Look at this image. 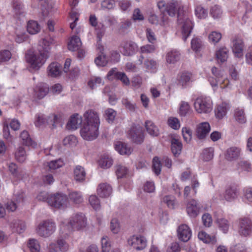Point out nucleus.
<instances>
[{
	"instance_id": "obj_60",
	"label": "nucleus",
	"mask_w": 252,
	"mask_h": 252,
	"mask_svg": "<svg viewBox=\"0 0 252 252\" xmlns=\"http://www.w3.org/2000/svg\"><path fill=\"white\" fill-rule=\"evenodd\" d=\"M89 201L90 205L92 207L95 209L97 210L100 208V204L99 199L96 195H92L89 197Z\"/></svg>"
},
{
	"instance_id": "obj_48",
	"label": "nucleus",
	"mask_w": 252,
	"mask_h": 252,
	"mask_svg": "<svg viewBox=\"0 0 252 252\" xmlns=\"http://www.w3.org/2000/svg\"><path fill=\"white\" fill-rule=\"evenodd\" d=\"M28 247L31 252H39L40 250V246L38 242L34 239L29 240Z\"/></svg>"
},
{
	"instance_id": "obj_44",
	"label": "nucleus",
	"mask_w": 252,
	"mask_h": 252,
	"mask_svg": "<svg viewBox=\"0 0 252 252\" xmlns=\"http://www.w3.org/2000/svg\"><path fill=\"white\" fill-rule=\"evenodd\" d=\"M15 157L19 162H24L27 158V154L25 149L22 147H19L15 152Z\"/></svg>"
},
{
	"instance_id": "obj_55",
	"label": "nucleus",
	"mask_w": 252,
	"mask_h": 252,
	"mask_svg": "<svg viewBox=\"0 0 252 252\" xmlns=\"http://www.w3.org/2000/svg\"><path fill=\"white\" fill-rule=\"evenodd\" d=\"M214 156V150L212 148H207L203 151L202 158L204 161L211 160Z\"/></svg>"
},
{
	"instance_id": "obj_2",
	"label": "nucleus",
	"mask_w": 252,
	"mask_h": 252,
	"mask_svg": "<svg viewBox=\"0 0 252 252\" xmlns=\"http://www.w3.org/2000/svg\"><path fill=\"white\" fill-rule=\"evenodd\" d=\"M87 224L85 216L82 214L73 215L67 222H63L60 226V232L63 237L68 236L73 230H81L84 228Z\"/></svg>"
},
{
	"instance_id": "obj_27",
	"label": "nucleus",
	"mask_w": 252,
	"mask_h": 252,
	"mask_svg": "<svg viewBox=\"0 0 252 252\" xmlns=\"http://www.w3.org/2000/svg\"><path fill=\"white\" fill-rule=\"evenodd\" d=\"M82 123V118L78 114L72 115L67 123L66 127L68 129H76Z\"/></svg>"
},
{
	"instance_id": "obj_63",
	"label": "nucleus",
	"mask_w": 252,
	"mask_h": 252,
	"mask_svg": "<svg viewBox=\"0 0 252 252\" xmlns=\"http://www.w3.org/2000/svg\"><path fill=\"white\" fill-rule=\"evenodd\" d=\"M11 53L7 50L0 51V62H5L9 61L11 58Z\"/></svg>"
},
{
	"instance_id": "obj_52",
	"label": "nucleus",
	"mask_w": 252,
	"mask_h": 252,
	"mask_svg": "<svg viewBox=\"0 0 252 252\" xmlns=\"http://www.w3.org/2000/svg\"><path fill=\"white\" fill-rule=\"evenodd\" d=\"M156 50V47L153 44H146L140 47V52L141 54H149L154 53Z\"/></svg>"
},
{
	"instance_id": "obj_23",
	"label": "nucleus",
	"mask_w": 252,
	"mask_h": 252,
	"mask_svg": "<svg viewBox=\"0 0 252 252\" xmlns=\"http://www.w3.org/2000/svg\"><path fill=\"white\" fill-rule=\"evenodd\" d=\"M165 12L166 11L161 12L160 17L158 18L155 14H151L149 17V21L152 24L161 26H164L167 23L168 18L165 16Z\"/></svg>"
},
{
	"instance_id": "obj_20",
	"label": "nucleus",
	"mask_w": 252,
	"mask_h": 252,
	"mask_svg": "<svg viewBox=\"0 0 252 252\" xmlns=\"http://www.w3.org/2000/svg\"><path fill=\"white\" fill-rule=\"evenodd\" d=\"M211 129L210 126L207 122L199 124L196 128V135L199 139H203L208 135Z\"/></svg>"
},
{
	"instance_id": "obj_4",
	"label": "nucleus",
	"mask_w": 252,
	"mask_h": 252,
	"mask_svg": "<svg viewBox=\"0 0 252 252\" xmlns=\"http://www.w3.org/2000/svg\"><path fill=\"white\" fill-rule=\"evenodd\" d=\"M193 105L195 110L199 114L209 113L213 109L212 100L209 97L205 96H199L196 98Z\"/></svg>"
},
{
	"instance_id": "obj_15",
	"label": "nucleus",
	"mask_w": 252,
	"mask_h": 252,
	"mask_svg": "<svg viewBox=\"0 0 252 252\" xmlns=\"http://www.w3.org/2000/svg\"><path fill=\"white\" fill-rule=\"evenodd\" d=\"M200 207L197 201L195 199L189 200L187 204L186 210L191 218L196 217L200 213Z\"/></svg>"
},
{
	"instance_id": "obj_46",
	"label": "nucleus",
	"mask_w": 252,
	"mask_h": 252,
	"mask_svg": "<svg viewBox=\"0 0 252 252\" xmlns=\"http://www.w3.org/2000/svg\"><path fill=\"white\" fill-rule=\"evenodd\" d=\"M117 112L116 111L112 108H108L105 111L104 116L109 123H111L114 121Z\"/></svg>"
},
{
	"instance_id": "obj_50",
	"label": "nucleus",
	"mask_w": 252,
	"mask_h": 252,
	"mask_svg": "<svg viewBox=\"0 0 252 252\" xmlns=\"http://www.w3.org/2000/svg\"><path fill=\"white\" fill-rule=\"evenodd\" d=\"M60 237L58 238L57 242V244L60 251L63 252H65L68 250L69 246L68 244L65 241V240L63 239V238H65V237H63L61 236V233L60 231ZM67 237L68 236H66V237Z\"/></svg>"
},
{
	"instance_id": "obj_21",
	"label": "nucleus",
	"mask_w": 252,
	"mask_h": 252,
	"mask_svg": "<svg viewBox=\"0 0 252 252\" xmlns=\"http://www.w3.org/2000/svg\"><path fill=\"white\" fill-rule=\"evenodd\" d=\"M49 88L46 84L43 83L38 84L33 88V96L38 99L43 98L48 93Z\"/></svg>"
},
{
	"instance_id": "obj_26",
	"label": "nucleus",
	"mask_w": 252,
	"mask_h": 252,
	"mask_svg": "<svg viewBox=\"0 0 252 252\" xmlns=\"http://www.w3.org/2000/svg\"><path fill=\"white\" fill-rule=\"evenodd\" d=\"M114 147L118 152L122 155H129L132 152V149L127 145L121 141H117L114 143Z\"/></svg>"
},
{
	"instance_id": "obj_18",
	"label": "nucleus",
	"mask_w": 252,
	"mask_h": 252,
	"mask_svg": "<svg viewBox=\"0 0 252 252\" xmlns=\"http://www.w3.org/2000/svg\"><path fill=\"white\" fill-rule=\"evenodd\" d=\"M55 43V40L52 37H47L43 38L39 42L38 50H41L43 53H46L47 56H49L51 46Z\"/></svg>"
},
{
	"instance_id": "obj_22",
	"label": "nucleus",
	"mask_w": 252,
	"mask_h": 252,
	"mask_svg": "<svg viewBox=\"0 0 252 252\" xmlns=\"http://www.w3.org/2000/svg\"><path fill=\"white\" fill-rule=\"evenodd\" d=\"M241 153V150L239 148L231 147L226 150L224 157L225 159L228 161H234L240 157Z\"/></svg>"
},
{
	"instance_id": "obj_29",
	"label": "nucleus",
	"mask_w": 252,
	"mask_h": 252,
	"mask_svg": "<svg viewBox=\"0 0 252 252\" xmlns=\"http://www.w3.org/2000/svg\"><path fill=\"white\" fill-rule=\"evenodd\" d=\"M10 228L13 232L20 234L25 230L26 226L24 221L14 220L10 223Z\"/></svg>"
},
{
	"instance_id": "obj_40",
	"label": "nucleus",
	"mask_w": 252,
	"mask_h": 252,
	"mask_svg": "<svg viewBox=\"0 0 252 252\" xmlns=\"http://www.w3.org/2000/svg\"><path fill=\"white\" fill-rule=\"evenodd\" d=\"M64 165L63 160L61 158L51 160L47 162L46 165L50 171H53L63 167Z\"/></svg>"
},
{
	"instance_id": "obj_57",
	"label": "nucleus",
	"mask_w": 252,
	"mask_h": 252,
	"mask_svg": "<svg viewBox=\"0 0 252 252\" xmlns=\"http://www.w3.org/2000/svg\"><path fill=\"white\" fill-rule=\"evenodd\" d=\"M209 40L210 42L216 44L219 42L221 38V34L218 32H212L208 36Z\"/></svg>"
},
{
	"instance_id": "obj_45",
	"label": "nucleus",
	"mask_w": 252,
	"mask_h": 252,
	"mask_svg": "<svg viewBox=\"0 0 252 252\" xmlns=\"http://www.w3.org/2000/svg\"><path fill=\"white\" fill-rule=\"evenodd\" d=\"M103 84V82L101 78L99 77H93L88 82V86L92 89H94Z\"/></svg>"
},
{
	"instance_id": "obj_7",
	"label": "nucleus",
	"mask_w": 252,
	"mask_h": 252,
	"mask_svg": "<svg viewBox=\"0 0 252 252\" xmlns=\"http://www.w3.org/2000/svg\"><path fill=\"white\" fill-rule=\"evenodd\" d=\"M211 70L215 78L211 77L209 78V81L214 90H215L218 85H220L221 89H224L228 85L229 81L227 79L223 78L222 73L217 68L213 67Z\"/></svg>"
},
{
	"instance_id": "obj_62",
	"label": "nucleus",
	"mask_w": 252,
	"mask_h": 252,
	"mask_svg": "<svg viewBox=\"0 0 252 252\" xmlns=\"http://www.w3.org/2000/svg\"><path fill=\"white\" fill-rule=\"evenodd\" d=\"M235 117L236 121L240 123H245L246 121L244 111L242 110H236Z\"/></svg>"
},
{
	"instance_id": "obj_16",
	"label": "nucleus",
	"mask_w": 252,
	"mask_h": 252,
	"mask_svg": "<svg viewBox=\"0 0 252 252\" xmlns=\"http://www.w3.org/2000/svg\"><path fill=\"white\" fill-rule=\"evenodd\" d=\"M232 49L235 56L240 58L243 55V48L244 46V42L242 39L235 37L232 41Z\"/></svg>"
},
{
	"instance_id": "obj_51",
	"label": "nucleus",
	"mask_w": 252,
	"mask_h": 252,
	"mask_svg": "<svg viewBox=\"0 0 252 252\" xmlns=\"http://www.w3.org/2000/svg\"><path fill=\"white\" fill-rule=\"evenodd\" d=\"M210 13L214 19H219L222 16V11L219 6L215 5L211 8Z\"/></svg>"
},
{
	"instance_id": "obj_13",
	"label": "nucleus",
	"mask_w": 252,
	"mask_h": 252,
	"mask_svg": "<svg viewBox=\"0 0 252 252\" xmlns=\"http://www.w3.org/2000/svg\"><path fill=\"white\" fill-rule=\"evenodd\" d=\"M127 242L137 250H142L147 246L146 238L141 235H133L128 238Z\"/></svg>"
},
{
	"instance_id": "obj_17",
	"label": "nucleus",
	"mask_w": 252,
	"mask_h": 252,
	"mask_svg": "<svg viewBox=\"0 0 252 252\" xmlns=\"http://www.w3.org/2000/svg\"><path fill=\"white\" fill-rule=\"evenodd\" d=\"M177 233L179 239L183 242L188 241L191 236V231L186 224L180 225L177 230Z\"/></svg>"
},
{
	"instance_id": "obj_5",
	"label": "nucleus",
	"mask_w": 252,
	"mask_h": 252,
	"mask_svg": "<svg viewBox=\"0 0 252 252\" xmlns=\"http://www.w3.org/2000/svg\"><path fill=\"white\" fill-rule=\"evenodd\" d=\"M99 126L83 124L80 129V135L82 138L87 141H92L98 136Z\"/></svg>"
},
{
	"instance_id": "obj_56",
	"label": "nucleus",
	"mask_w": 252,
	"mask_h": 252,
	"mask_svg": "<svg viewBox=\"0 0 252 252\" xmlns=\"http://www.w3.org/2000/svg\"><path fill=\"white\" fill-rule=\"evenodd\" d=\"M190 110L189 104L185 101H182L180 106L179 114L181 116H186Z\"/></svg>"
},
{
	"instance_id": "obj_24",
	"label": "nucleus",
	"mask_w": 252,
	"mask_h": 252,
	"mask_svg": "<svg viewBox=\"0 0 252 252\" xmlns=\"http://www.w3.org/2000/svg\"><path fill=\"white\" fill-rule=\"evenodd\" d=\"M112 192L111 186L107 183L99 184L97 189V194L101 197H109Z\"/></svg>"
},
{
	"instance_id": "obj_19",
	"label": "nucleus",
	"mask_w": 252,
	"mask_h": 252,
	"mask_svg": "<svg viewBox=\"0 0 252 252\" xmlns=\"http://www.w3.org/2000/svg\"><path fill=\"white\" fill-rule=\"evenodd\" d=\"M239 195V189L234 186L227 187L223 193L224 199L231 202L236 199Z\"/></svg>"
},
{
	"instance_id": "obj_8",
	"label": "nucleus",
	"mask_w": 252,
	"mask_h": 252,
	"mask_svg": "<svg viewBox=\"0 0 252 252\" xmlns=\"http://www.w3.org/2000/svg\"><path fill=\"white\" fill-rule=\"evenodd\" d=\"M56 229L54 222L45 220L41 222L36 228L37 233L41 237H48L53 234Z\"/></svg>"
},
{
	"instance_id": "obj_33",
	"label": "nucleus",
	"mask_w": 252,
	"mask_h": 252,
	"mask_svg": "<svg viewBox=\"0 0 252 252\" xmlns=\"http://www.w3.org/2000/svg\"><path fill=\"white\" fill-rule=\"evenodd\" d=\"M182 144L177 139L173 138L171 140V150L174 156H178L181 153Z\"/></svg>"
},
{
	"instance_id": "obj_41",
	"label": "nucleus",
	"mask_w": 252,
	"mask_h": 252,
	"mask_svg": "<svg viewBox=\"0 0 252 252\" xmlns=\"http://www.w3.org/2000/svg\"><path fill=\"white\" fill-rule=\"evenodd\" d=\"M216 223L219 228L223 233H226L228 232L230 224L227 220L223 218H218L216 220Z\"/></svg>"
},
{
	"instance_id": "obj_59",
	"label": "nucleus",
	"mask_w": 252,
	"mask_h": 252,
	"mask_svg": "<svg viewBox=\"0 0 252 252\" xmlns=\"http://www.w3.org/2000/svg\"><path fill=\"white\" fill-rule=\"evenodd\" d=\"M101 247L102 252H109L111 249V245L109 238L104 236L101 238Z\"/></svg>"
},
{
	"instance_id": "obj_12",
	"label": "nucleus",
	"mask_w": 252,
	"mask_h": 252,
	"mask_svg": "<svg viewBox=\"0 0 252 252\" xmlns=\"http://www.w3.org/2000/svg\"><path fill=\"white\" fill-rule=\"evenodd\" d=\"M84 124L100 126V119L98 112L93 109L87 110L83 115Z\"/></svg>"
},
{
	"instance_id": "obj_39",
	"label": "nucleus",
	"mask_w": 252,
	"mask_h": 252,
	"mask_svg": "<svg viewBox=\"0 0 252 252\" xmlns=\"http://www.w3.org/2000/svg\"><path fill=\"white\" fill-rule=\"evenodd\" d=\"M228 50L224 47L220 48L216 51V56L218 61L225 62L228 58Z\"/></svg>"
},
{
	"instance_id": "obj_36",
	"label": "nucleus",
	"mask_w": 252,
	"mask_h": 252,
	"mask_svg": "<svg viewBox=\"0 0 252 252\" xmlns=\"http://www.w3.org/2000/svg\"><path fill=\"white\" fill-rule=\"evenodd\" d=\"M12 7L14 16L15 17L20 18V16H24L23 6L19 1H14L12 3Z\"/></svg>"
},
{
	"instance_id": "obj_38",
	"label": "nucleus",
	"mask_w": 252,
	"mask_h": 252,
	"mask_svg": "<svg viewBox=\"0 0 252 252\" xmlns=\"http://www.w3.org/2000/svg\"><path fill=\"white\" fill-rule=\"evenodd\" d=\"M191 73L188 72H182L178 76V84L184 87L191 80Z\"/></svg>"
},
{
	"instance_id": "obj_49",
	"label": "nucleus",
	"mask_w": 252,
	"mask_h": 252,
	"mask_svg": "<svg viewBox=\"0 0 252 252\" xmlns=\"http://www.w3.org/2000/svg\"><path fill=\"white\" fill-rule=\"evenodd\" d=\"M144 66L150 72H155L157 68L156 61L152 59H147L144 62Z\"/></svg>"
},
{
	"instance_id": "obj_53",
	"label": "nucleus",
	"mask_w": 252,
	"mask_h": 252,
	"mask_svg": "<svg viewBox=\"0 0 252 252\" xmlns=\"http://www.w3.org/2000/svg\"><path fill=\"white\" fill-rule=\"evenodd\" d=\"M162 201L166 204L169 208L171 209H174L177 204L176 200L172 196L167 195L164 196L162 198Z\"/></svg>"
},
{
	"instance_id": "obj_14",
	"label": "nucleus",
	"mask_w": 252,
	"mask_h": 252,
	"mask_svg": "<svg viewBox=\"0 0 252 252\" xmlns=\"http://www.w3.org/2000/svg\"><path fill=\"white\" fill-rule=\"evenodd\" d=\"M128 137L134 142L140 144L144 140V136L142 127L138 126H133L129 130Z\"/></svg>"
},
{
	"instance_id": "obj_10",
	"label": "nucleus",
	"mask_w": 252,
	"mask_h": 252,
	"mask_svg": "<svg viewBox=\"0 0 252 252\" xmlns=\"http://www.w3.org/2000/svg\"><path fill=\"white\" fill-rule=\"evenodd\" d=\"M57 120V116L55 115L52 114L48 116L39 114L36 116L35 125L36 126L39 127L51 124L53 127H55Z\"/></svg>"
},
{
	"instance_id": "obj_61",
	"label": "nucleus",
	"mask_w": 252,
	"mask_h": 252,
	"mask_svg": "<svg viewBox=\"0 0 252 252\" xmlns=\"http://www.w3.org/2000/svg\"><path fill=\"white\" fill-rule=\"evenodd\" d=\"M112 164V159L109 158H102L99 161V165L103 168H109Z\"/></svg>"
},
{
	"instance_id": "obj_64",
	"label": "nucleus",
	"mask_w": 252,
	"mask_h": 252,
	"mask_svg": "<svg viewBox=\"0 0 252 252\" xmlns=\"http://www.w3.org/2000/svg\"><path fill=\"white\" fill-rule=\"evenodd\" d=\"M153 169L154 172L157 175L159 174L161 171V164L158 158V157H155L153 158Z\"/></svg>"
},
{
	"instance_id": "obj_31",
	"label": "nucleus",
	"mask_w": 252,
	"mask_h": 252,
	"mask_svg": "<svg viewBox=\"0 0 252 252\" xmlns=\"http://www.w3.org/2000/svg\"><path fill=\"white\" fill-rule=\"evenodd\" d=\"M145 126L148 133L152 136H157L159 134V130L158 127L151 121H146Z\"/></svg>"
},
{
	"instance_id": "obj_1",
	"label": "nucleus",
	"mask_w": 252,
	"mask_h": 252,
	"mask_svg": "<svg viewBox=\"0 0 252 252\" xmlns=\"http://www.w3.org/2000/svg\"><path fill=\"white\" fill-rule=\"evenodd\" d=\"M171 0L172 2L170 3H166L164 0H160L157 3V6L160 12L166 11L171 17L176 15L178 9V23L182 27L183 39L186 41L193 27L191 16L188 11L183 10L181 6L182 0Z\"/></svg>"
},
{
	"instance_id": "obj_28",
	"label": "nucleus",
	"mask_w": 252,
	"mask_h": 252,
	"mask_svg": "<svg viewBox=\"0 0 252 252\" xmlns=\"http://www.w3.org/2000/svg\"><path fill=\"white\" fill-rule=\"evenodd\" d=\"M229 108V104L226 102H222L218 105L215 110L216 117L219 119H222L226 115Z\"/></svg>"
},
{
	"instance_id": "obj_34",
	"label": "nucleus",
	"mask_w": 252,
	"mask_h": 252,
	"mask_svg": "<svg viewBox=\"0 0 252 252\" xmlns=\"http://www.w3.org/2000/svg\"><path fill=\"white\" fill-rule=\"evenodd\" d=\"M198 237L199 240L205 243L215 244L217 242L216 237L215 235H209L203 231L198 233Z\"/></svg>"
},
{
	"instance_id": "obj_54",
	"label": "nucleus",
	"mask_w": 252,
	"mask_h": 252,
	"mask_svg": "<svg viewBox=\"0 0 252 252\" xmlns=\"http://www.w3.org/2000/svg\"><path fill=\"white\" fill-rule=\"evenodd\" d=\"M127 168L121 164H118L116 166V174L118 178L125 177L127 173Z\"/></svg>"
},
{
	"instance_id": "obj_9",
	"label": "nucleus",
	"mask_w": 252,
	"mask_h": 252,
	"mask_svg": "<svg viewBox=\"0 0 252 252\" xmlns=\"http://www.w3.org/2000/svg\"><path fill=\"white\" fill-rule=\"evenodd\" d=\"M238 232L240 235L247 237L252 233V220L248 217H242L237 220Z\"/></svg>"
},
{
	"instance_id": "obj_32",
	"label": "nucleus",
	"mask_w": 252,
	"mask_h": 252,
	"mask_svg": "<svg viewBox=\"0 0 252 252\" xmlns=\"http://www.w3.org/2000/svg\"><path fill=\"white\" fill-rule=\"evenodd\" d=\"M27 31L31 34H35L40 32V26L36 21L30 20L27 23Z\"/></svg>"
},
{
	"instance_id": "obj_58",
	"label": "nucleus",
	"mask_w": 252,
	"mask_h": 252,
	"mask_svg": "<svg viewBox=\"0 0 252 252\" xmlns=\"http://www.w3.org/2000/svg\"><path fill=\"white\" fill-rule=\"evenodd\" d=\"M168 125L174 129H178L180 127V123L178 119L175 117H170L167 121Z\"/></svg>"
},
{
	"instance_id": "obj_11",
	"label": "nucleus",
	"mask_w": 252,
	"mask_h": 252,
	"mask_svg": "<svg viewBox=\"0 0 252 252\" xmlns=\"http://www.w3.org/2000/svg\"><path fill=\"white\" fill-rule=\"evenodd\" d=\"M137 49V44L132 41H124L119 47L120 52L124 56H130L133 55Z\"/></svg>"
},
{
	"instance_id": "obj_47",
	"label": "nucleus",
	"mask_w": 252,
	"mask_h": 252,
	"mask_svg": "<svg viewBox=\"0 0 252 252\" xmlns=\"http://www.w3.org/2000/svg\"><path fill=\"white\" fill-rule=\"evenodd\" d=\"M20 138L23 144L28 146L33 145V142L30 137L29 134L27 131H23L21 133Z\"/></svg>"
},
{
	"instance_id": "obj_30",
	"label": "nucleus",
	"mask_w": 252,
	"mask_h": 252,
	"mask_svg": "<svg viewBox=\"0 0 252 252\" xmlns=\"http://www.w3.org/2000/svg\"><path fill=\"white\" fill-rule=\"evenodd\" d=\"M82 45L80 38L77 36H72L68 43V48L72 51L78 50Z\"/></svg>"
},
{
	"instance_id": "obj_37",
	"label": "nucleus",
	"mask_w": 252,
	"mask_h": 252,
	"mask_svg": "<svg viewBox=\"0 0 252 252\" xmlns=\"http://www.w3.org/2000/svg\"><path fill=\"white\" fill-rule=\"evenodd\" d=\"M180 59V54L177 50H171L167 53L166 56V62L169 63H175Z\"/></svg>"
},
{
	"instance_id": "obj_43",
	"label": "nucleus",
	"mask_w": 252,
	"mask_h": 252,
	"mask_svg": "<svg viewBox=\"0 0 252 252\" xmlns=\"http://www.w3.org/2000/svg\"><path fill=\"white\" fill-rule=\"evenodd\" d=\"M195 16L200 19H205L208 16V10L201 5H197L195 6Z\"/></svg>"
},
{
	"instance_id": "obj_35",
	"label": "nucleus",
	"mask_w": 252,
	"mask_h": 252,
	"mask_svg": "<svg viewBox=\"0 0 252 252\" xmlns=\"http://www.w3.org/2000/svg\"><path fill=\"white\" fill-rule=\"evenodd\" d=\"M74 179L76 181L82 182L85 180L86 172L84 168L80 166H76L74 170Z\"/></svg>"
},
{
	"instance_id": "obj_3",
	"label": "nucleus",
	"mask_w": 252,
	"mask_h": 252,
	"mask_svg": "<svg viewBox=\"0 0 252 252\" xmlns=\"http://www.w3.org/2000/svg\"><path fill=\"white\" fill-rule=\"evenodd\" d=\"M49 58L46 53H43L40 50L37 52L29 51L26 55V59L31 67L35 70H38L46 62Z\"/></svg>"
},
{
	"instance_id": "obj_42",
	"label": "nucleus",
	"mask_w": 252,
	"mask_h": 252,
	"mask_svg": "<svg viewBox=\"0 0 252 252\" xmlns=\"http://www.w3.org/2000/svg\"><path fill=\"white\" fill-rule=\"evenodd\" d=\"M68 197L70 201L74 204H79L82 203L83 201V198L80 192H71L69 193Z\"/></svg>"
},
{
	"instance_id": "obj_6",
	"label": "nucleus",
	"mask_w": 252,
	"mask_h": 252,
	"mask_svg": "<svg viewBox=\"0 0 252 252\" xmlns=\"http://www.w3.org/2000/svg\"><path fill=\"white\" fill-rule=\"evenodd\" d=\"M67 196L63 193H57L52 194L48 200V204L55 208L64 209L69 206Z\"/></svg>"
},
{
	"instance_id": "obj_25",
	"label": "nucleus",
	"mask_w": 252,
	"mask_h": 252,
	"mask_svg": "<svg viewBox=\"0 0 252 252\" xmlns=\"http://www.w3.org/2000/svg\"><path fill=\"white\" fill-rule=\"evenodd\" d=\"M48 75L51 77H57L62 74V66L56 62L50 64L47 68Z\"/></svg>"
}]
</instances>
